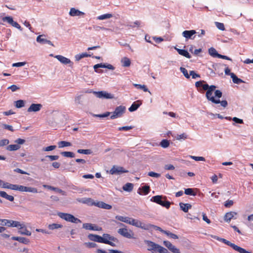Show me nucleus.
<instances>
[{"instance_id": "nucleus-1", "label": "nucleus", "mask_w": 253, "mask_h": 253, "mask_svg": "<svg viewBox=\"0 0 253 253\" xmlns=\"http://www.w3.org/2000/svg\"><path fill=\"white\" fill-rule=\"evenodd\" d=\"M87 238L92 241L108 244L112 247L116 246L115 244L113 242L98 235L89 234L88 235Z\"/></svg>"}, {"instance_id": "nucleus-2", "label": "nucleus", "mask_w": 253, "mask_h": 253, "mask_svg": "<svg viewBox=\"0 0 253 253\" xmlns=\"http://www.w3.org/2000/svg\"><path fill=\"white\" fill-rule=\"evenodd\" d=\"M128 224L146 230H149L152 228H153V226H154V225L144 224L137 219L131 218H130V220L128 221Z\"/></svg>"}, {"instance_id": "nucleus-3", "label": "nucleus", "mask_w": 253, "mask_h": 253, "mask_svg": "<svg viewBox=\"0 0 253 253\" xmlns=\"http://www.w3.org/2000/svg\"><path fill=\"white\" fill-rule=\"evenodd\" d=\"M57 215L62 219L65 220L70 222L72 223H81L82 221L80 219L75 217L71 214L64 213V212H58Z\"/></svg>"}, {"instance_id": "nucleus-4", "label": "nucleus", "mask_w": 253, "mask_h": 253, "mask_svg": "<svg viewBox=\"0 0 253 253\" xmlns=\"http://www.w3.org/2000/svg\"><path fill=\"white\" fill-rule=\"evenodd\" d=\"M218 240L221 241L223 243L225 244L226 245L231 247L234 250L237 251L238 252L240 253H252L250 252L246 251L245 249L238 246L237 245L231 243L230 241L223 239V238H218Z\"/></svg>"}, {"instance_id": "nucleus-5", "label": "nucleus", "mask_w": 253, "mask_h": 253, "mask_svg": "<svg viewBox=\"0 0 253 253\" xmlns=\"http://www.w3.org/2000/svg\"><path fill=\"white\" fill-rule=\"evenodd\" d=\"M126 108L124 106L120 105L118 106L115 109V111L112 113L110 118L111 119H115L121 117L125 113Z\"/></svg>"}, {"instance_id": "nucleus-6", "label": "nucleus", "mask_w": 253, "mask_h": 253, "mask_svg": "<svg viewBox=\"0 0 253 253\" xmlns=\"http://www.w3.org/2000/svg\"><path fill=\"white\" fill-rule=\"evenodd\" d=\"M14 190H18L21 192H28L34 193H38L37 189L34 187H27L23 185L15 184Z\"/></svg>"}, {"instance_id": "nucleus-7", "label": "nucleus", "mask_w": 253, "mask_h": 253, "mask_svg": "<svg viewBox=\"0 0 253 253\" xmlns=\"http://www.w3.org/2000/svg\"><path fill=\"white\" fill-rule=\"evenodd\" d=\"M118 233L121 235L123 236L124 237L127 238L128 239H135L136 238L133 237V233L131 230H129L128 231V230L126 228H120L118 230Z\"/></svg>"}, {"instance_id": "nucleus-8", "label": "nucleus", "mask_w": 253, "mask_h": 253, "mask_svg": "<svg viewBox=\"0 0 253 253\" xmlns=\"http://www.w3.org/2000/svg\"><path fill=\"white\" fill-rule=\"evenodd\" d=\"M128 171L120 166H114L110 170L111 174L120 175L123 173H127Z\"/></svg>"}, {"instance_id": "nucleus-9", "label": "nucleus", "mask_w": 253, "mask_h": 253, "mask_svg": "<svg viewBox=\"0 0 253 253\" xmlns=\"http://www.w3.org/2000/svg\"><path fill=\"white\" fill-rule=\"evenodd\" d=\"M145 243L149 247V248L148 249V251H158L159 248L160 247V245L159 244H157L151 241L144 240Z\"/></svg>"}, {"instance_id": "nucleus-10", "label": "nucleus", "mask_w": 253, "mask_h": 253, "mask_svg": "<svg viewBox=\"0 0 253 253\" xmlns=\"http://www.w3.org/2000/svg\"><path fill=\"white\" fill-rule=\"evenodd\" d=\"M153 228L156 230H158V231L161 232L162 233L165 234L166 235L169 236L171 238H172L174 239H177L178 238V236L176 235V234H173L169 231L164 230L161 227H158L156 225H154V226H153Z\"/></svg>"}, {"instance_id": "nucleus-11", "label": "nucleus", "mask_w": 253, "mask_h": 253, "mask_svg": "<svg viewBox=\"0 0 253 253\" xmlns=\"http://www.w3.org/2000/svg\"><path fill=\"white\" fill-rule=\"evenodd\" d=\"M163 244L173 253H181L179 250L172 245L170 242L168 241H164L163 242Z\"/></svg>"}, {"instance_id": "nucleus-12", "label": "nucleus", "mask_w": 253, "mask_h": 253, "mask_svg": "<svg viewBox=\"0 0 253 253\" xmlns=\"http://www.w3.org/2000/svg\"><path fill=\"white\" fill-rule=\"evenodd\" d=\"M91 205L103 209L110 210L112 209V206L102 201L97 202H93L91 203Z\"/></svg>"}, {"instance_id": "nucleus-13", "label": "nucleus", "mask_w": 253, "mask_h": 253, "mask_svg": "<svg viewBox=\"0 0 253 253\" xmlns=\"http://www.w3.org/2000/svg\"><path fill=\"white\" fill-rule=\"evenodd\" d=\"M83 228L86 230L93 231H101L102 230L101 227H99L97 225L88 223H84L83 225Z\"/></svg>"}, {"instance_id": "nucleus-14", "label": "nucleus", "mask_w": 253, "mask_h": 253, "mask_svg": "<svg viewBox=\"0 0 253 253\" xmlns=\"http://www.w3.org/2000/svg\"><path fill=\"white\" fill-rule=\"evenodd\" d=\"M55 58L63 64L67 65L68 64H71L70 65L71 66L73 64V62H71L70 59H68L62 55H57L55 56Z\"/></svg>"}, {"instance_id": "nucleus-15", "label": "nucleus", "mask_w": 253, "mask_h": 253, "mask_svg": "<svg viewBox=\"0 0 253 253\" xmlns=\"http://www.w3.org/2000/svg\"><path fill=\"white\" fill-rule=\"evenodd\" d=\"M42 108V105L41 104H32L28 108L27 111L28 112H38Z\"/></svg>"}, {"instance_id": "nucleus-16", "label": "nucleus", "mask_w": 253, "mask_h": 253, "mask_svg": "<svg viewBox=\"0 0 253 253\" xmlns=\"http://www.w3.org/2000/svg\"><path fill=\"white\" fill-rule=\"evenodd\" d=\"M212 92L211 90H207L206 96L207 98V99L211 101L212 103H214L215 104H218L220 103V100L219 99H215L214 97L212 95Z\"/></svg>"}, {"instance_id": "nucleus-17", "label": "nucleus", "mask_w": 253, "mask_h": 253, "mask_svg": "<svg viewBox=\"0 0 253 253\" xmlns=\"http://www.w3.org/2000/svg\"><path fill=\"white\" fill-rule=\"evenodd\" d=\"M44 36V35H43L38 36L37 38V42L42 44L47 43L53 46L54 45L50 41L42 38Z\"/></svg>"}, {"instance_id": "nucleus-18", "label": "nucleus", "mask_w": 253, "mask_h": 253, "mask_svg": "<svg viewBox=\"0 0 253 253\" xmlns=\"http://www.w3.org/2000/svg\"><path fill=\"white\" fill-rule=\"evenodd\" d=\"M166 200L167 197L166 196L163 197L162 195H157L153 196L151 199V201L153 202L154 203H156L159 205H160L162 204V202L163 201L162 200Z\"/></svg>"}, {"instance_id": "nucleus-19", "label": "nucleus", "mask_w": 253, "mask_h": 253, "mask_svg": "<svg viewBox=\"0 0 253 253\" xmlns=\"http://www.w3.org/2000/svg\"><path fill=\"white\" fill-rule=\"evenodd\" d=\"M97 96L99 98H104L107 99L112 98L113 96L106 91H101L96 92Z\"/></svg>"}, {"instance_id": "nucleus-20", "label": "nucleus", "mask_w": 253, "mask_h": 253, "mask_svg": "<svg viewBox=\"0 0 253 253\" xmlns=\"http://www.w3.org/2000/svg\"><path fill=\"white\" fill-rule=\"evenodd\" d=\"M19 233L22 235H25L27 236H30L31 232L27 229L26 227L24 224H21L19 226Z\"/></svg>"}, {"instance_id": "nucleus-21", "label": "nucleus", "mask_w": 253, "mask_h": 253, "mask_svg": "<svg viewBox=\"0 0 253 253\" xmlns=\"http://www.w3.org/2000/svg\"><path fill=\"white\" fill-rule=\"evenodd\" d=\"M150 191V186L149 185H145L142 186L141 188H140L138 190V193L139 195H147Z\"/></svg>"}, {"instance_id": "nucleus-22", "label": "nucleus", "mask_w": 253, "mask_h": 253, "mask_svg": "<svg viewBox=\"0 0 253 253\" xmlns=\"http://www.w3.org/2000/svg\"><path fill=\"white\" fill-rule=\"evenodd\" d=\"M196 32L195 30H185L182 32V36L185 37L186 39H191V37L195 34Z\"/></svg>"}, {"instance_id": "nucleus-23", "label": "nucleus", "mask_w": 253, "mask_h": 253, "mask_svg": "<svg viewBox=\"0 0 253 253\" xmlns=\"http://www.w3.org/2000/svg\"><path fill=\"white\" fill-rule=\"evenodd\" d=\"M142 104V102L140 100H137L133 102L131 106L128 108L130 112H133L136 110L138 107Z\"/></svg>"}, {"instance_id": "nucleus-24", "label": "nucleus", "mask_w": 253, "mask_h": 253, "mask_svg": "<svg viewBox=\"0 0 253 253\" xmlns=\"http://www.w3.org/2000/svg\"><path fill=\"white\" fill-rule=\"evenodd\" d=\"M11 239L15 241H18L20 243L27 245L30 243V240L29 239L25 238V237H12Z\"/></svg>"}, {"instance_id": "nucleus-25", "label": "nucleus", "mask_w": 253, "mask_h": 253, "mask_svg": "<svg viewBox=\"0 0 253 253\" xmlns=\"http://www.w3.org/2000/svg\"><path fill=\"white\" fill-rule=\"evenodd\" d=\"M69 14L71 16H76L84 15V13L83 12H82L78 9H76L75 8H71L69 12Z\"/></svg>"}, {"instance_id": "nucleus-26", "label": "nucleus", "mask_w": 253, "mask_h": 253, "mask_svg": "<svg viewBox=\"0 0 253 253\" xmlns=\"http://www.w3.org/2000/svg\"><path fill=\"white\" fill-rule=\"evenodd\" d=\"M179 206L181 210L184 212H188V210L192 208V205L190 204H184L183 203H179Z\"/></svg>"}, {"instance_id": "nucleus-27", "label": "nucleus", "mask_w": 253, "mask_h": 253, "mask_svg": "<svg viewBox=\"0 0 253 253\" xmlns=\"http://www.w3.org/2000/svg\"><path fill=\"white\" fill-rule=\"evenodd\" d=\"M237 214V212L234 211L228 212L224 215V219L227 222H229L231 219L233 218L234 216Z\"/></svg>"}, {"instance_id": "nucleus-28", "label": "nucleus", "mask_w": 253, "mask_h": 253, "mask_svg": "<svg viewBox=\"0 0 253 253\" xmlns=\"http://www.w3.org/2000/svg\"><path fill=\"white\" fill-rule=\"evenodd\" d=\"M175 49L180 55H182L187 58H190L191 57V55L189 53L187 50L177 48H175Z\"/></svg>"}, {"instance_id": "nucleus-29", "label": "nucleus", "mask_w": 253, "mask_h": 253, "mask_svg": "<svg viewBox=\"0 0 253 253\" xmlns=\"http://www.w3.org/2000/svg\"><path fill=\"white\" fill-rule=\"evenodd\" d=\"M0 196L6 199L10 202H13L14 200L13 196L8 195L4 191H0Z\"/></svg>"}, {"instance_id": "nucleus-30", "label": "nucleus", "mask_w": 253, "mask_h": 253, "mask_svg": "<svg viewBox=\"0 0 253 253\" xmlns=\"http://www.w3.org/2000/svg\"><path fill=\"white\" fill-rule=\"evenodd\" d=\"M6 223H7V226L9 227H19L21 225V223L17 221L8 220Z\"/></svg>"}, {"instance_id": "nucleus-31", "label": "nucleus", "mask_w": 253, "mask_h": 253, "mask_svg": "<svg viewBox=\"0 0 253 253\" xmlns=\"http://www.w3.org/2000/svg\"><path fill=\"white\" fill-rule=\"evenodd\" d=\"M231 77L232 79V81L234 83L239 84L240 83H243L244 82L241 80V79L238 78L234 73H231L230 74Z\"/></svg>"}, {"instance_id": "nucleus-32", "label": "nucleus", "mask_w": 253, "mask_h": 253, "mask_svg": "<svg viewBox=\"0 0 253 253\" xmlns=\"http://www.w3.org/2000/svg\"><path fill=\"white\" fill-rule=\"evenodd\" d=\"M44 187H47L48 189L52 190L53 191H55L61 194L62 195H66V193L64 191H63L62 190L59 189L56 187H52L51 186H46L44 185Z\"/></svg>"}, {"instance_id": "nucleus-33", "label": "nucleus", "mask_w": 253, "mask_h": 253, "mask_svg": "<svg viewBox=\"0 0 253 253\" xmlns=\"http://www.w3.org/2000/svg\"><path fill=\"white\" fill-rule=\"evenodd\" d=\"M133 188V184L131 183H127L123 186V189L126 191L131 192Z\"/></svg>"}, {"instance_id": "nucleus-34", "label": "nucleus", "mask_w": 253, "mask_h": 253, "mask_svg": "<svg viewBox=\"0 0 253 253\" xmlns=\"http://www.w3.org/2000/svg\"><path fill=\"white\" fill-rule=\"evenodd\" d=\"M116 219H118L119 221L122 222H124L126 223H128V221L130 220V217L126 216H123L121 215H117L115 217Z\"/></svg>"}, {"instance_id": "nucleus-35", "label": "nucleus", "mask_w": 253, "mask_h": 253, "mask_svg": "<svg viewBox=\"0 0 253 253\" xmlns=\"http://www.w3.org/2000/svg\"><path fill=\"white\" fill-rule=\"evenodd\" d=\"M15 184H10L8 182H5L3 181L2 184V188H7L11 190L14 189Z\"/></svg>"}, {"instance_id": "nucleus-36", "label": "nucleus", "mask_w": 253, "mask_h": 253, "mask_svg": "<svg viewBox=\"0 0 253 253\" xmlns=\"http://www.w3.org/2000/svg\"><path fill=\"white\" fill-rule=\"evenodd\" d=\"M122 65L124 67H129L130 65V60L127 57H124L122 59Z\"/></svg>"}, {"instance_id": "nucleus-37", "label": "nucleus", "mask_w": 253, "mask_h": 253, "mask_svg": "<svg viewBox=\"0 0 253 253\" xmlns=\"http://www.w3.org/2000/svg\"><path fill=\"white\" fill-rule=\"evenodd\" d=\"M72 145L71 143L65 141H59L58 143V146L59 148H63L64 147L71 146Z\"/></svg>"}, {"instance_id": "nucleus-38", "label": "nucleus", "mask_w": 253, "mask_h": 253, "mask_svg": "<svg viewBox=\"0 0 253 253\" xmlns=\"http://www.w3.org/2000/svg\"><path fill=\"white\" fill-rule=\"evenodd\" d=\"M20 148V146L17 144H11L7 146V150L9 151H15L18 150Z\"/></svg>"}, {"instance_id": "nucleus-39", "label": "nucleus", "mask_w": 253, "mask_h": 253, "mask_svg": "<svg viewBox=\"0 0 253 253\" xmlns=\"http://www.w3.org/2000/svg\"><path fill=\"white\" fill-rule=\"evenodd\" d=\"M103 238H104L105 239H107V240H108L109 241H112L114 242H117L118 239L114 237V236H111L110 234H103Z\"/></svg>"}, {"instance_id": "nucleus-40", "label": "nucleus", "mask_w": 253, "mask_h": 253, "mask_svg": "<svg viewBox=\"0 0 253 253\" xmlns=\"http://www.w3.org/2000/svg\"><path fill=\"white\" fill-rule=\"evenodd\" d=\"M209 53L211 56L213 57H218L219 55L216 49L213 47H211L209 48Z\"/></svg>"}, {"instance_id": "nucleus-41", "label": "nucleus", "mask_w": 253, "mask_h": 253, "mask_svg": "<svg viewBox=\"0 0 253 253\" xmlns=\"http://www.w3.org/2000/svg\"><path fill=\"white\" fill-rule=\"evenodd\" d=\"M216 87V86L214 85L209 86L207 84H206L203 85V89L204 90H211V91H213L215 89Z\"/></svg>"}, {"instance_id": "nucleus-42", "label": "nucleus", "mask_w": 253, "mask_h": 253, "mask_svg": "<svg viewBox=\"0 0 253 253\" xmlns=\"http://www.w3.org/2000/svg\"><path fill=\"white\" fill-rule=\"evenodd\" d=\"M61 155L64 157L74 158L75 154L71 152H62L61 153Z\"/></svg>"}, {"instance_id": "nucleus-43", "label": "nucleus", "mask_w": 253, "mask_h": 253, "mask_svg": "<svg viewBox=\"0 0 253 253\" xmlns=\"http://www.w3.org/2000/svg\"><path fill=\"white\" fill-rule=\"evenodd\" d=\"M62 225L57 224V223H52L51 224H49L48 226V228L50 230H54L55 229H58L62 227Z\"/></svg>"}, {"instance_id": "nucleus-44", "label": "nucleus", "mask_w": 253, "mask_h": 253, "mask_svg": "<svg viewBox=\"0 0 253 253\" xmlns=\"http://www.w3.org/2000/svg\"><path fill=\"white\" fill-rule=\"evenodd\" d=\"M160 145L164 148H166L169 146V141L167 139H163L160 142Z\"/></svg>"}, {"instance_id": "nucleus-45", "label": "nucleus", "mask_w": 253, "mask_h": 253, "mask_svg": "<svg viewBox=\"0 0 253 253\" xmlns=\"http://www.w3.org/2000/svg\"><path fill=\"white\" fill-rule=\"evenodd\" d=\"M88 56H90V55H88L86 53H83L82 54H77L75 56V59L76 61H79L82 58H83L84 57H88Z\"/></svg>"}, {"instance_id": "nucleus-46", "label": "nucleus", "mask_w": 253, "mask_h": 253, "mask_svg": "<svg viewBox=\"0 0 253 253\" xmlns=\"http://www.w3.org/2000/svg\"><path fill=\"white\" fill-rule=\"evenodd\" d=\"M113 16L112 14L107 13L103 15H101L97 17L99 20H104L106 19H109Z\"/></svg>"}, {"instance_id": "nucleus-47", "label": "nucleus", "mask_w": 253, "mask_h": 253, "mask_svg": "<svg viewBox=\"0 0 253 253\" xmlns=\"http://www.w3.org/2000/svg\"><path fill=\"white\" fill-rule=\"evenodd\" d=\"M84 246L87 248H94L97 247V245L93 242H85L84 244Z\"/></svg>"}, {"instance_id": "nucleus-48", "label": "nucleus", "mask_w": 253, "mask_h": 253, "mask_svg": "<svg viewBox=\"0 0 253 253\" xmlns=\"http://www.w3.org/2000/svg\"><path fill=\"white\" fill-rule=\"evenodd\" d=\"M184 193L186 195L195 196L196 193L192 188H187L185 189Z\"/></svg>"}, {"instance_id": "nucleus-49", "label": "nucleus", "mask_w": 253, "mask_h": 253, "mask_svg": "<svg viewBox=\"0 0 253 253\" xmlns=\"http://www.w3.org/2000/svg\"><path fill=\"white\" fill-rule=\"evenodd\" d=\"M77 152L80 154H90L92 153V151L90 149H79L77 151Z\"/></svg>"}, {"instance_id": "nucleus-50", "label": "nucleus", "mask_w": 253, "mask_h": 253, "mask_svg": "<svg viewBox=\"0 0 253 253\" xmlns=\"http://www.w3.org/2000/svg\"><path fill=\"white\" fill-rule=\"evenodd\" d=\"M134 85L137 88L142 89L145 92L149 91L148 89L147 88L146 86L145 85H141V84H134Z\"/></svg>"}, {"instance_id": "nucleus-51", "label": "nucleus", "mask_w": 253, "mask_h": 253, "mask_svg": "<svg viewBox=\"0 0 253 253\" xmlns=\"http://www.w3.org/2000/svg\"><path fill=\"white\" fill-rule=\"evenodd\" d=\"M24 101L23 100H19L15 101V106L16 108H22L24 106Z\"/></svg>"}, {"instance_id": "nucleus-52", "label": "nucleus", "mask_w": 253, "mask_h": 253, "mask_svg": "<svg viewBox=\"0 0 253 253\" xmlns=\"http://www.w3.org/2000/svg\"><path fill=\"white\" fill-rule=\"evenodd\" d=\"M78 201L79 202L84 203V204H89L90 203L91 204L92 202H94L91 198L82 199L78 200Z\"/></svg>"}, {"instance_id": "nucleus-53", "label": "nucleus", "mask_w": 253, "mask_h": 253, "mask_svg": "<svg viewBox=\"0 0 253 253\" xmlns=\"http://www.w3.org/2000/svg\"><path fill=\"white\" fill-rule=\"evenodd\" d=\"M2 20L3 22H7L10 25L13 22V18L10 16L4 17L2 18Z\"/></svg>"}, {"instance_id": "nucleus-54", "label": "nucleus", "mask_w": 253, "mask_h": 253, "mask_svg": "<svg viewBox=\"0 0 253 253\" xmlns=\"http://www.w3.org/2000/svg\"><path fill=\"white\" fill-rule=\"evenodd\" d=\"M180 70L186 78H190V75L188 74L187 70L185 68L181 67L180 68Z\"/></svg>"}, {"instance_id": "nucleus-55", "label": "nucleus", "mask_w": 253, "mask_h": 253, "mask_svg": "<svg viewBox=\"0 0 253 253\" xmlns=\"http://www.w3.org/2000/svg\"><path fill=\"white\" fill-rule=\"evenodd\" d=\"M165 201H163L161 204V206L165 207L167 209H169L170 207V206L171 205V203L169 201H166V200H164Z\"/></svg>"}, {"instance_id": "nucleus-56", "label": "nucleus", "mask_w": 253, "mask_h": 253, "mask_svg": "<svg viewBox=\"0 0 253 253\" xmlns=\"http://www.w3.org/2000/svg\"><path fill=\"white\" fill-rule=\"evenodd\" d=\"M215 25L218 29L222 30V31L225 30L224 25L222 23L216 22Z\"/></svg>"}, {"instance_id": "nucleus-57", "label": "nucleus", "mask_w": 253, "mask_h": 253, "mask_svg": "<svg viewBox=\"0 0 253 253\" xmlns=\"http://www.w3.org/2000/svg\"><path fill=\"white\" fill-rule=\"evenodd\" d=\"M2 126L4 129H7L12 132H13L14 131V129H13V126H12L6 124H2Z\"/></svg>"}, {"instance_id": "nucleus-58", "label": "nucleus", "mask_w": 253, "mask_h": 253, "mask_svg": "<svg viewBox=\"0 0 253 253\" xmlns=\"http://www.w3.org/2000/svg\"><path fill=\"white\" fill-rule=\"evenodd\" d=\"M56 146L55 145H51L44 148H43L42 150L44 151H49L53 150L56 148Z\"/></svg>"}, {"instance_id": "nucleus-59", "label": "nucleus", "mask_w": 253, "mask_h": 253, "mask_svg": "<svg viewBox=\"0 0 253 253\" xmlns=\"http://www.w3.org/2000/svg\"><path fill=\"white\" fill-rule=\"evenodd\" d=\"M110 114H111V113H110L109 112H106L105 113L102 114L95 115L94 116L96 117H98V118H105V117H107L109 116Z\"/></svg>"}, {"instance_id": "nucleus-60", "label": "nucleus", "mask_w": 253, "mask_h": 253, "mask_svg": "<svg viewBox=\"0 0 253 253\" xmlns=\"http://www.w3.org/2000/svg\"><path fill=\"white\" fill-rule=\"evenodd\" d=\"M148 175L151 177H159L161 176V174L160 173H156L153 171H150L148 173Z\"/></svg>"}, {"instance_id": "nucleus-61", "label": "nucleus", "mask_w": 253, "mask_h": 253, "mask_svg": "<svg viewBox=\"0 0 253 253\" xmlns=\"http://www.w3.org/2000/svg\"><path fill=\"white\" fill-rule=\"evenodd\" d=\"M133 128L131 126H125L122 127H120L119 128V130L121 131H127Z\"/></svg>"}, {"instance_id": "nucleus-62", "label": "nucleus", "mask_w": 253, "mask_h": 253, "mask_svg": "<svg viewBox=\"0 0 253 253\" xmlns=\"http://www.w3.org/2000/svg\"><path fill=\"white\" fill-rule=\"evenodd\" d=\"M187 138V135L185 133H182L179 135H177L176 136L177 140L185 139Z\"/></svg>"}, {"instance_id": "nucleus-63", "label": "nucleus", "mask_w": 253, "mask_h": 253, "mask_svg": "<svg viewBox=\"0 0 253 253\" xmlns=\"http://www.w3.org/2000/svg\"><path fill=\"white\" fill-rule=\"evenodd\" d=\"M9 143V140L7 139H3L0 141V146L7 145Z\"/></svg>"}, {"instance_id": "nucleus-64", "label": "nucleus", "mask_w": 253, "mask_h": 253, "mask_svg": "<svg viewBox=\"0 0 253 253\" xmlns=\"http://www.w3.org/2000/svg\"><path fill=\"white\" fill-rule=\"evenodd\" d=\"M158 252L159 253H167L168 252V251L166 248H164V247L160 245Z\"/></svg>"}]
</instances>
